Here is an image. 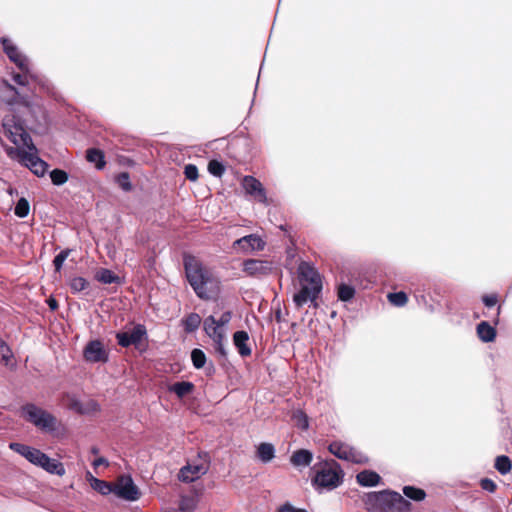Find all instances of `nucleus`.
<instances>
[{
    "mask_svg": "<svg viewBox=\"0 0 512 512\" xmlns=\"http://www.w3.org/2000/svg\"><path fill=\"white\" fill-rule=\"evenodd\" d=\"M355 295L354 287L341 283L337 289L338 299L344 302L350 301Z\"/></svg>",
    "mask_w": 512,
    "mask_h": 512,
    "instance_id": "obj_30",
    "label": "nucleus"
},
{
    "mask_svg": "<svg viewBox=\"0 0 512 512\" xmlns=\"http://www.w3.org/2000/svg\"><path fill=\"white\" fill-rule=\"evenodd\" d=\"M209 337L212 338L215 344H217L222 343L224 341L225 334L224 331L221 328H219L215 331V334H211Z\"/></svg>",
    "mask_w": 512,
    "mask_h": 512,
    "instance_id": "obj_50",
    "label": "nucleus"
},
{
    "mask_svg": "<svg viewBox=\"0 0 512 512\" xmlns=\"http://www.w3.org/2000/svg\"><path fill=\"white\" fill-rule=\"evenodd\" d=\"M94 468H97L101 465L108 466V461L104 457L96 458L92 463Z\"/></svg>",
    "mask_w": 512,
    "mask_h": 512,
    "instance_id": "obj_52",
    "label": "nucleus"
},
{
    "mask_svg": "<svg viewBox=\"0 0 512 512\" xmlns=\"http://www.w3.org/2000/svg\"><path fill=\"white\" fill-rule=\"evenodd\" d=\"M86 159L88 162L94 163L98 170H102L106 166L104 152L97 148H90L86 151Z\"/></svg>",
    "mask_w": 512,
    "mask_h": 512,
    "instance_id": "obj_23",
    "label": "nucleus"
},
{
    "mask_svg": "<svg viewBox=\"0 0 512 512\" xmlns=\"http://www.w3.org/2000/svg\"><path fill=\"white\" fill-rule=\"evenodd\" d=\"M387 298L392 305L397 307H402L408 302L407 294L403 291L389 293Z\"/></svg>",
    "mask_w": 512,
    "mask_h": 512,
    "instance_id": "obj_34",
    "label": "nucleus"
},
{
    "mask_svg": "<svg viewBox=\"0 0 512 512\" xmlns=\"http://www.w3.org/2000/svg\"><path fill=\"white\" fill-rule=\"evenodd\" d=\"M356 481L363 487H374L381 482V477L375 471L363 470L356 475Z\"/></svg>",
    "mask_w": 512,
    "mask_h": 512,
    "instance_id": "obj_20",
    "label": "nucleus"
},
{
    "mask_svg": "<svg viewBox=\"0 0 512 512\" xmlns=\"http://www.w3.org/2000/svg\"><path fill=\"white\" fill-rule=\"evenodd\" d=\"M482 301L486 307H493L498 302L497 294H485L482 296Z\"/></svg>",
    "mask_w": 512,
    "mask_h": 512,
    "instance_id": "obj_48",
    "label": "nucleus"
},
{
    "mask_svg": "<svg viewBox=\"0 0 512 512\" xmlns=\"http://www.w3.org/2000/svg\"><path fill=\"white\" fill-rule=\"evenodd\" d=\"M295 418L298 420V426L302 430H307L308 429V427H309L308 417H307V415L304 412L298 411L295 414Z\"/></svg>",
    "mask_w": 512,
    "mask_h": 512,
    "instance_id": "obj_46",
    "label": "nucleus"
},
{
    "mask_svg": "<svg viewBox=\"0 0 512 512\" xmlns=\"http://www.w3.org/2000/svg\"><path fill=\"white\" fill-rule=\"evenodd\" d=\"M2 129L5 136L16 146L15 149L7 147V154L11 158H18L19 162L28 167L35 175L43 176L48 165L33 153L37 149L26 130L24 121L14 114L11 117L6 115L4 121H2Z\"/></svg>",
    "mask_w": 512,
    "mask_h": 512,
    "instance_id": "obj_1",
    "label": "nucleus"
},
{
    "mask_svg": "<svg viewBox=\"0 0 512 512\" xmlns=\"http://www.w3.org/2000/svg\"><path fill=\"white\" fill-rule=\"evenodd\" d=\"M72 293H79L89 287V282L83 277H74L69 283Z\"/></svg>",
    "mask_w": 512,
    "mask_h": 512,
    "instance_id": "obj_37",
    "label": "nucleus"
},
{
    "mask_svg": "<svg viewBox=\"0 0 512 512\" xmlns=\"http://www.w3.org/2000/svg\"><path fill=\"white\" fill-rule=\"evenodd\" d=\"M249 335L246 331H236L233 335V342L242 357L251 355V348L248 345Z\"/></svg>",
    "mask_w": 512,
    "mask_h": 512,
    "instance_id": "obj_19",
    "label": "nucleus"
},
{
    "mask_svg": "<svg viewBox=\"0 0 512 512\" xmlns=\"http://www.w3.org/2000/svg\"><path fill=\"white\" fill-rule=\"evenodd\" d=\"M231 318H232V313L230 311L224 312L221 315L220 319L217 320V324H218L219 328L228 324L230 322Z\"/></svg>",
    "mask_w": 512,
    "mask_h": 512,
    "instance_id": "obj_49",
    "label": "nucleus"
},
{
    "mask_svg": "<svg viewBox=\"0 0 512 512\" xmlns=\"http://www.w3.org/2000/svg\"><path fill=\"white\" fill-rule=\"evenodd\" d=\"M494 467L501 475H506L512 470V461L508 456L500 455L496 457Z\"/></svg>",
    "mask_w": 512,
    "mask_h": 512,
    "instance_id": "obj_27",
    "label": "nucleus"
},
{
    "mask_svg": "<svg viewBox=\"0 0 512 512\" xmlns=\"http://www.w3.org/2000/svg\"><path fill=\"white\" fill-rule=\"evenodd\" d=\"M91 452H92L93 454H97V453H98V449H97L96 447H93V448L91 449Z\"/></svg>",
    "mask_w": 512,
    "mask_h": 512,
    "instance_id": "obj_57",
    "label": "nucleus"
},
{
    "mask_svg": "<svg viewBox=\"0 0 512 512\" xmlns=\"http://www.w3.org/2000/svg\"><path fill=\"white\" fill-rule=\"evenodd\" d=\"M328 450L331 454L341 460L351 463H363V456L355 448L341 441H333L329 444Z\"/></svg>",
    "mask_w": 512,
    "mask_h": 512,
    "instance_id": "obj_9",
    "label": "nucleus"
},
{
    "mask_svg": "<svg viewBox=\"0 0 512 512\" xmlns=\"http://www.w3.org/2000/svg\"><path fill=\"white\" fill-rule=\"evenodd\" d=\"M297 275L300 285L307 284L316 292L322 291V280L316 268L306 261H301L297 268Z\"/></svg>",
    "mask_w": 512,
    "mask_h": 512,
    "instance_id": "obj_6",
    "label": "nucleus"
},
{
    "mask_svg": "<svg viewBox=\"0 0 512 512\" xmlns=\"http://www.w3.org/2000/svg\"><path fill=\"white\" fill-rule=\"evenodd\" d=\"M312 458H313V456L310 451H308L306 449H300V450L295 451L292 454L290 461L296 467L308 466V465H310Z\"/></svg>",
    "mask_w": 512,
    "mask_h": 512,
    "instance_id": "obj_24",
    "label": "nucleus"
},
{
    "mask_svg": "<svg viewBox=\"0 0 512 512\" xmlns=\"http://www.w3.org/2000/svg\"><path fill=\"white\" fill-rule=\"evenodd\" d=\"M500 312H501V306L499 305L498 308H497V313H496V316L493 320L494 324L497 325L498 322H499V315H500Z\"/></svg>",
    "mask_w": 512,
    "mask_h": 512,
    "instance_id": "obj_55",
    "label": "nucleus"
},
{
    "mask_svg": "<svg viewBox=\"0 0 512 512\" xmlns=\"http://www.w3.org/2000/svg\"><path fill=\"white\" fill-rule=\"evenodd\" d=\"M28 72H29V69L27 71H20L19 73H14L13 80L18 85L26 86L28 84Z\"/></svg>",
    "mask_w": 512,
    "mask_h": 512,
    "instance_id": "obj_45",
    "label": "nucleus"
},
{
    "mask_svg": "<svg viewBox=\"0 0 512 512\" xmlns=\"http://www.w3.org/2000/svg\"><path fill=\"white\" fill-rule=\"evenodd\" d=\"M208 171L216 177H221L225 172V166L218 160H210L208 163Z\"/></svg>",
    "mask_w": 512,
    "mask_h": 512,
    "instance_id": "obj_41",
    "label": "nucleus"
},
{
    "mask_svg": "<svg viewBox=\"0 0 512 512\" xmlns=\"http://www.w3.org/2000/svg\"><path fill=\"white\" fill-rule=\"evenodd\" d=\"M2 364L7 366L10 370H14L17 366V361L12 354L11 349L2 341Z\"/></svg>",
    "mask_w": 512,
    "mask_h": 512,
    "instance_id": "obj_28",
    "label": "nucleus"
},
{
    "mask_svg": "<svg viewBox=\"0 0 512 512\" xmlns=\"http://www.w3.org/2000/svg\"><path fill=\"white\" fill-rule=\"evenodd\" d=\"M217 329H219V326L214 316H208L207 318H205L204 330L208 336H210L211 334H215V331Z\"/></svg>",
    "mask_w": 512,
    "mask_h": 512,
    "instance_id": "obj_42",
    "label": "nucleus"
},
{
    "mask_svg": "<svg viewBox=\"0 0 512 512\" xmlns=\"http://www.w3.org/2000/svg\"><path fill=\"white\" fill-rule=\"evenodd\" d=\"M479 339L485 343L492 342L496 338V329L487 321H482L476 328Z\"/></svg>",
    "mask_w": 512,
    "mask_h": 512,
    "instance_id": "obj_21",
    "label": "nucleus"
},
{
    "mask_svg": "<svg viewBox=\"0 0 512 512\" xmlns=\"http://www.w3.org/2000/svg\"><path fill=\"white\" fill-rule=\"evenodd\" d=\"M9 447L35 466H38L40 458L43 455V452L39 449L17 442L10 443Z\"/></svg>",
    "mask_w": 512,
    "mask_h": 512,
    "instance_id": "obj_15",
    "label": "nucleus"
},
{
    "mask_svg": "<svg viewBox=\"0 0 512 512\" xmlns=\"http://www.w3.org/2000/svg\"><path fill=\"white\" fill-rule=\"evenodd\" d=\"M20 416L43 432H53L57 428V418L34 403L21 406Z\"/></svg>",
    "mask_w": 512,
    "mask_h": 512,
    "instance_id": "obj_4",
    "label": "nucleus"
},
{
    "mask_svg": "<svg viewBox=\"0 0 512 512\" xmlns=\"http://www.w3.org/2000/svg\"><path fill=\"white\" fill-rule=\"evenodd\" d=\"M265 245L266 243L263 241V239L256 234H250L239 238L233 244L234 247H239L244 252L255 250L261 251L264 249Z\"/></svg>",
    "mask_w": 512,
    "mask_h": 512,
    "instance_id": "obj_16",
    "label": "nucleus"
},
{
    "mask_svg": "<svg viewBox=\"0 0 512 512\" xmlns=\"http://www.w3.org/2000/svg\"><path fill=\"white\" fill-rule=\"evenodd\" d=\"M38 467L44 469L46 472L50 474H56L58 476H63L65 474V467L63 463H61L57 459L50 458L45 453H43V455L41 456L40 463H38Z\"/></svg>",
    "mask_w": 512,
    "mask_h": 512,
    "instance_id": "obj_17",
    "label": "nucleus"
},
{
    "mask_svg": "<svg viewBox=\"0 0 512 512\" xmlns=\"http://www.w3.org/2000/svg\"><path fill=\"white\" fill-rule=\"evenodd\" d=\"M184 175H185V178L190 181H193V182L197 181L199 178L197 166L194 164H187L184 167Z\"/></svg>",
    "mask_w": 512,
    "mask_h": 512,
    "instance_id": "obj_43",
    "label": "nucleus"
},
{
    "mask_svg": "<svg viewBox=\"0 0 512 512\" xmlns=\"http://www.w3.org/2000/svg\"><path fill=\"white\" fill-rule=\"evenodd\" d=\"M480 487L490 493H494L497 489L496 483L490 478H482L480 480Z\"/></svg>",
    "mask_w": 512,
    "mask_h": 512,
    "instance_id": "obj_44",
    "label": "nucleus"
},
{
    "mask_svg": "<svg viewBox=\"0 0 512 512\" xmlns=\"http://www.w3.org/2000/svg\"><path fill=\"white\" fill-rule=\"evenodd\" d=\"M114 493L118 497L128 501H136L141 496L138 487L134 484L129 475H121L117 478L114 484Z\"/></svg>",
    "mask_w": 512,
    "mask_h": 512,
    "instance_id": "obj_8",
    "label": "nucleus"
},
{
    "mask_svg": "<svg viewBox=\"0 0 512 512\" xmlns=\"http://www.w3.org/2000/svg\"><path fill=\"white\" fill-rule=\"evenodd\" d=\"M191 360L196 369H201L206 363V355L201 349L195 348L191 352Z\"/></svg>",
    "mask_w": 512,
    "mask_h": 512,
    "instance_id": "obj_36",
    "label": "nucleus"
},
{
    "mask_svg": "<svg viewBox=\"0 0 512 512\" xmlns=\"http://www.w3.org/2000/svg\"><path fill=\"white\" fill-rule=\"evenodd\" d=\"M363 501L371 512H410L411 503L400 493L383 490L365 494Z\"/></svg>",
    "mask_w": 512,
    "mask_h": 512,
    "instance_id": "obj_3",
    "label": "nucleus"
},
{
    "mask_svg": "<svg viewBox=\"0 0 512 512\" xmlns=\"http://www.w3.org/2000/svg\"><path fill=\"white\" fill-rule=\"evenodd\" d=\"M30 211V205L26 198H20L14 208V214L19 218H25Z\"/></svg>",
    "mask_w": 512,
    "mask_h": 512,
    "instance_id": "obj_35",
    "label": "nucleus"
},
{
    "mask_svg": "<svg viewBox=\"0 0 512 512\" xmlns=\"http://www.w3.org/2000/svg\"><path fill=\"white\" fill-rule=\"evenodd\" d=\"M403 493L406 497L414 501H422L426 497V492L423 489L414 486H405Z\"/></svg>",
    "mask_w": 512,
    "mask_h": 512,
    "instance_id": "obj_29",
    "label": "nucleus"
},
{
    "mask_svg": "<svg viewBox=\"0 0 512 512\" xmlns=\"http://www.w3.org/2000/svg\"><path fill=\"white\" fill-rule=\"evenodd\" d=\"M300 290L294 294L293 301L297 308H301L308 301L314 302L321 292H316L312 290V287H309L307 284L300 285Z\"/></svg>",
    "mask_w": 512,
    "mask_h": 512,
    "instance_id": "obj_18",
    "label": "nucleus"
},
{
    "mask_svg": "<svg viewBox=\"0 0 512 512\" xmlns=\"http://www.w3.org/2000/svg\"><path fill=\"white\" fill-rule=\"evenodd\" d=\"M333 467H323L318 470L313 478V483L321 488L333 489L342 482L343 473L338 463L332 460Z\"/></svg>",
    "mask_w": 512,
    "mask_h": 512,
    "instance_id": "obj_5",
    "label": "nucleus"
},
{
    "mask_svg": "<svg viewBox=\"0 0 512 512\" xmlns=\"http://www.w3.org/2000/svg\"><path fill=\"white\" fill-rule=\"evenodd\" d=\"M277 512H308L306 509L297 508L293 506L290 502H285L280 505L277 509Z\"/></svg>",
    "mask_w": 512,
    "mask_h": 512,
    "instance_id": "obj_47",
    "label": "nucleus"
},
{
    "mask_svg": "<svg viewBox=\"0 0 512 512\" xmlns=\"http://www.w3.org/2000/svg\"><path fill=\"white\" fill-rule=\"evenodd\" d=\"M215 350L222 357H226L227 353H226V350L224 348L223 342L215 344Z\"/></svg>",
    "mask_w": 512,
    "mask_h": 512,
    "instance_id": "obj_53",
    "label": "nucleus"
},
{
    "mask_svg": "<svg viewBox=\"0 0 512 512\" xmlns=\"http://www.w3.org/2000/svg\"><path fill=\"white\" fill-rule=\"evenodd\" d=\"M185 275L197 297L208 301L220 292V281L194 255H183Z\"/></svg>",
    "mask_w": 512,
    "mask_h": 512,
    "instance_id": "obj_2",
    "label": "nucleus"
},
{
    "mask_svg": "<svg viewBox=\"0 0 512 512\" xmlns=\"http://www.w3.org/2000/svg\"><path fill=\"white\" fill-rule=\"evenodd\" d=\"M92 487L102 495L114 493V485L112 483L97 478L93 479Z\"/></svg>",
    "mask_w": 512,
    "mask_h": 512,
    "instance_id": "obj_31",
    "label": "nucleus"
},
{
    "mask_svg": "<svg viewBox=\"0 0 512 512\" xmlns=\"http://www.w3.org/2000/svg\"><path fill=\"white\" fill-rule=\"evenodd\" d=\"M276 269L275 263L271 260L247 259L243 261L242 270L250 277L261 278L273 273Z\"/></svg>",
    "mask_w": 512,
    "mask_h": 512,
    "instance_id": "obj_7",
    "label": "nucleus"
},
{
    "mask_svg": "<svg viewBox=\"0 0 512 512\" xmlns=\"http://www.w3.org/2000/svg\"><path fill=\"white\" fill-rule=\"evenodd\" d=\"M185 331L193 332L195 331L201 323V317L197 313H190L183 320Z\"/></svg>",
    "mask_w": 512,
    "mask_h": 512,
    "instance_id": "obj_32",
    "label": "nucleus"
},
{
    "mask_svg": "<svg viewBox=\"0 0 512 512\" xmlns=\"http://www.w3.org/2000/svg\"><path fill=\"white\" fill-rule=\"evenodd\" d=\"M73 407H75L78 410V412L83 413V411L79 407V403L78 402H75Z\"/></svg>",
    "mask_w": 512,
    "mask_h": 512,
    "instance_id": "obj_56",
    "label": "nucleus"
},
{
    "mask_svg": "<svg viewBox=\"0 0 512 512\" xmlns=\"http://www.w3.org/2000/svg\"><path fill=\"white\" fill-rule=\"evenodd\" d=\"M115 181L124 191L128 192L132 190V184L130 182V175L128 172H121L116 175Z\"/></svg>",
    "mask_w": 512,
    "mask_h": 512,
    "instance_id": "obj_40",
    "label": "nucleus"
},
{
    "mask_svg": "<svg viewBox=\"0 0 512 512\" xmlns=\"http://www.w3.org/2000/svg\"><path fill=\"white\" fill-rule=\"evenodd\" d=\"M197 506V501L192 496H182L179 501L180 512H193Z\"/></svg>",
    "mask_w": 512,
    "mask_h": 512,
    "instance_id": "obj_33",
    "label": "nucleus"
},
{
    "mask_svg": "<svg viewBox=\"0 0 512 512\" xmlns=\"http://www.w3.org/2000/svg\"><path fill=\"white\" fill-rule=\"evenodd\" d=\"M95 279L103 284H119L121 282L120 277L118 275H116L113 271L106 268L99 269L95 274Z\"/></svg>",
    "mask_w": 512,
    "mask_h": 512,
    "instance_id": "obj_26",
    "label": "nucleus"
},
{
    "mask_svg": "<svg viewBox=\"0 0 512 512\" xmlns=\"http://www.w3.org/2000/svg\"><path fill=\"white\" fill-rule=\"evenodd\" d=\"M71 251H72L71 249L66 248L54 257L53 266H54L55 272H58V273L61 272L63 263L69 257Z\"/></svg>",
    "mask_w": 512,
    "mask_h": 512,
    "instance_id": "obj_39",
    "label": "nucleus"
},
{
    "mask_svg": "<svg viewBox=\"0 0 512 512\" xmlns=\"http://www.w3.org/2000/svg\"><path fill=\"white\" fill-rule=\"evenodd\" d=\"M83 356L86 361L91 363H105L108 361V352L100 340L89 341L84 348Z\"/></svg>",
    "mask_w": 512,
    "mask_h": 512,
    "instance_id": "obj_12",
    "label": "nucleus"
},
{
    "mask_svg": "<svg viewBox=\"0 0 512 512\" xmlns=\"http://www.w3.org/2000/svg\"><path fill=\"white\" fill-rule=\"evenodd\" d=\"M256 456L261 462L268 463L275 457V448L271 443L262 442L257 446Z\"/></svg>",
    "mask_w": 512,
    "mask_h": 512,
    "instance_id": "obj_22",
    "label": "nucleus"
},
{
    "mask_svg": "<svg viewBox=\"0 0 512 512\" xmlns=\"http://www.w3.org/2000/svg\"><path fill=\"white\" fill-rule=\"evenodd\" d=\"M1 84H2V88H5L6 90H8L10 92L17 93L15 88L11 84H9L6 80L2 79Z\"/></svg>",
    "mask_w": 512,
    "mask_h": 512,
    "instance_id": "obj_54",
    "label": "nucleus"
},
{
    "mask_svg": "<svg viewBox=\"0 0 512 512\" xmlns=\"http://www.w3.org/2000/svg\"><path fill=\"white\" fill-rule=\"evenodd\" d=\"M194 389V384L188 381L176 382L169 387V391L175 393L178 398H184L192 393Z\"/></svg>",
    "mask_w": 512,
    "mask_h": 512,
    "instance_id": "obj_25",
    "label": "nucleus"
},
{
    "mask_svg": "<svg viewBox=\"0 0 512 512\" xmlns=\"http://www.w3.org/2000/svg\"><path fill=\"white\" fill-rule=\"evenodd\" d=\"M241 186L244 189L245 193L254 200L264 205H269L270 202L267 198L266 189L263 184L254 176L246 175L242 178Z\"/></svg>",
    "mask_w": 512,
    "mask_h": 512,
    "instance_id": "obj_10",
    "label": "nucleus"
},
{
    "mask_svg": "<svg viewBox=\"0 0 512 512\" xmlns=\"http://www.w3.org/2000/svg\"><path fill=\"white\" fill-rule=\"evenodd\" d=\"M146 335V327L143 324H136L131 332H117L116 339L117 343L123 348H127L131 345L138 347V345Z\"/></svg>",
    "mask_w": 512,
    "mask_h": 512,
    "instance_id": "obj_11",
    "label": "nucleus"
},
{
    "mask_svg": "<svg viewBox=\"0 0 512 512\" xmlns=\"http://www.w3.org/2000/svg\"><path fill=\"white\" fill-rule=\"evenodd\" d=\"M2 50L8 56L11 62H13L20 71L28 70L27 58L19 51L18 47L15 46L10 40L2 38Z\"/></svg>",
    "mask_w": 512,
    "mask_h": 512,
    "instance_id": "obj_13",
    "label": "nucleus"
},
{
    "mask_svg": "<svg viewBox=\"0 0 512 512\" xmlns=\"http://www.w3.org/2000/svg\"><path fill=\"white\" fill-rule=\"evenodd\" d=\"M46 302L51 311H56L59 308L58 301L54 297H49Z\"/></svg>",
    "mask_w": 512,
    "mask_h": 512,
    "instance_id": "obj_51",
    "label": "nucleus"
},
{
    "mask_svg": "<svg viewBox=\"0 0 512 512\" xmlns=\"http://www.w3.org/2000/svg\"><path fill=\"white\" fill-rule=\"evenodd\" d=\"M208 471V465L200 464H187L179 471L178 478L185 483H191L205 475Z\"/></svg>",
    "mask_w": 512,
    "mask_h": 512,
    "instance_id": "obj_14",
    "label": "nucleus"
},
{
    "mask_svg": "<svg viewBox=\"0 0 512 512\" xmlns=\"http://www.w3.org/2000/svg\"><path fill=\"white\" fill-rule=\"evenodd\" d=\"M50 178L54 185H63L68 180V174L61 169H54L50 172Z\"/></svg>",
    "mask_w": 512,
    "mask_h": 512,
    "instance_id": "obj_38",
    "label": "nucleus"
}]
</instances>
